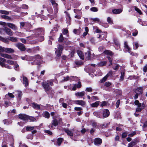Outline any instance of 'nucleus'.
<instances>
[{
    "instance_id": "1",
    "label": "nucleus",
    "mask_w": 147,
    "mask_h": 147,
    "mask_svg": "<svg viewBox=\"0 0 147 147\" xmlns=\"http://www.w3.org/2000/svg\"><path fill=\"white\" fill-rule=\"evenodd\" d=\"M53 80H50L44 81L41 83L42 86L45 92L51 98L53 97L54 92L52 88L49 85L51 86H53Z\"/></svg>"
},
{
    "instance_id": "2",
    "label": "nucleus",
    "mask_w": 147,
    "mask_h": 147,
    "mask_svg": "<svg viewBox=\"0 0 147 147\" xmlns=\"http://www.w3.org/2000/svg\"><path fill=\"white\" fill-rule=\"evenodd\" d=\"M30 59H32V60H34L35 61H42V56L39 55H36L34 56L30 57Z\"/></svg>"
},
{
    "instance_id": "3",
    "label": "nucleus",
    "mask_w": 147,
    "mask_h": 147,
    "mask_svg": "<svg viewBox=\"0 0 147 147\" xmlns=\"http://www.w3.org/2000/svg\"><path fill=\"white\" fill-rule=\"evenodd\" d=\"M101 112L103 118L107 117L109 115L110 113L108 109H103L101 111Z\"/></svg>"
},
{
    "instance_id": "4",
    "label": "nucleus",
    "mask_w": 147,
    "mask_h": 147,
    "mask_svg": "<svg viewBox=\"0 0 147 147\" xmlns=\"http://www.w3.org/2000/svg\"><path fill=\"white\" fill-rule=\"evenodd\" d=\"M16 46L22 51H24L26 50L25 45L21 43H18L16 44Z\"/></svg>"
},
{
    "instance_id": "5",
    "label": "nucleus",
    "mask_w": 147,
    "mask_h": 147,
    "mask_svg": "<svg viewBox=\"0 0 147 147\" xmlns=\"http://www.w3.org/2000/svg\"><path fill=\"white\" fill-rule=\"evenodd\" d=\"M64 130L67 134L70 137H72L73 136V134L72 132V131H74V129H73L71 130H70L68 128H64Z\"/></svg>"
},
{
    "instance_id": "6",
    "label": "nucleus",
    "mask_w": 147,
    "mask_h": 147,
    "mask_svg": "<svg viewBox=\"0 0 147 147\" xmlns=\"http://www.w3.org/2000/svg\"><path fill=\"white\" fill-rule=\"evenodd\" d=\"M3 30L8 35L10 36H12L13 35V32L10 29L5 27Z\"/></svg>"
},
{
    "instance_id": "7",
    "label": "nucleus",
    "mask_w": 147,
    "mask_h": 147,
    "mask_svg": "<svg viewBox=\"0 0 147 147\" xmlns=\"http://www.w3.org/2000/svg\"><path fill=\"white\" fill-rule=\"evenodd\" d=\"M58 122L57 120L53 118L52 121L51 125H49V127L52 128H53V126L56 127L58 125Z\"/></svg>"
},
{
    "instance_id": "8",
    "label": "nucleus",
    "mask_w": 147,
    "mask_h": 147,
    "mask_svg": "<svg viewBox=\"0 0 147 147\" xmlns=\"http://www.w3.org/2000/svg\"><path fill=\"white\" fill-rule=\"evenodd\" d=\"M18 116L20 119L25 121L28 120L29 118L28 116L23 114H20Z\"/></svg>"
},
{
    "instance_id": "9",
    "label": "nucleus",
    "mask_w": 147,
    "mask_h": 147,
    "mask_svg": "<svg viewBox=\"0 0 147 147\" xmlns=\"http://www.w3.org/2000/svg\"><path fill=\"white\" fill-rule=\"evenodd\" d=\"M102 143V140L100 138H96L94 140V144L97 146L100 145Z\"/></svg>"
},
{
    "instance_id": "10",
    "label": "nucleus",
    "mask_w": 147,
    "mask_h": 147,
    "mask_svg": "<svg viewBox=\"0 0 147 147\" xmlns=\"http://www.w3.org/2000/svg\"><path fill=\"white\" fill-rule=\"evenodd\" d=\"M7 25L9 28L14 30H16L18 29V28L14 24L10 23H8Z\"/></svg>"
},
{
    "instance_id": "11",
    "label": "nucleus",
    "mask_w": 147,
    "mask_h": 147,
    "mask_svg": "<svg viewBox=\"0 0 147 147\" xmlns=\"http://www.w3.org/2000/svg\"><path fill=\"white\" fill-rule=\"evenodd\" d=\"M3 52L5 51V52L8 53H11L14 52L15 51L13 49L11 48L3 47Z\"/></svg>"
},
{
    "instance_id": "12",
    "label": "nucleus",
    "mask_w": 147,
    "mask_h": 147,
    "mask_svg": "<svg viewBox=\"0 0 147 147\" xmlns=\"http://www.w3.org/2000/svg\"><path fill=\"white\" fill-rule=\"evenodd\" d=\"M94 115L100 118H102L101 111L100 112L96 111L93 113Z\"/></svg>"
},
{
    "instance_id": "13",
    "label": "nucleus",
    "mask_w": 147,
    "mask_h": 147,
    "mask_svg": "<svg viewBox=\"0 0 147 147\" xmlns=\"http://www.w3.org/2000/svg\"><path fill=\"white\" fill-rule=\"evenodd\" d=\"M0 55L5 58H6L9 59H13L12 57L11 56V55H8L7 54H4V53H0Z\"/></svg>"
},
{
    "instance_id": "14",
    "label": "nucleus",
    "mask_w": 147,
    "mask_h": 147,
    "mask_svg": "<svg viewBox=\"0 0 147 147\" xmlns=\"http://www.w3.org/2000/svg\"><path fill=\"white\" fill-rule=\"evenodd\" d=\"M138 142V141L137 139H135L129 144L128 145L130 147H132L136 145Z\"/></svg>"
},
{
    "instance_id": "15",
    "label": "nucleus",
    "mask_w": 147,
    "mask_h": 147,
    "mask_svg": "<svg viewBox=\"0 0 147 147\" xmlns=\"http://www.w3.org/2000/svg\"><path fill=\"white\" fill-rule=\"evenodd\" d=\"M85 93L84 91L78 92L75 93V95L77 96L82 97L84 95Z\"/></svg>"
},
{
    "instance_id": "16",
    "label": "nucleus",
    "mask_w": 147,
    "mask_h": 147,
    "mask_svg": "<svg viewBox=\"0 0 147 147\" xmlns=\"http://www.w3.org/2000/svg\"><path fill=\"white\" fill-rule=\"evenodd\" d=\"M113 13L114 14H119L122 12L121 9H115L112 10Z\"/></svg>"
},
{
    "instance_id": "17",
    "label": "nucleus",
    "mask_w": 147,
    "mask_h": 147,
    "mask_svg": "<svg viewBox=\"0 0 147 147\" xmlns=\"http://www.w3.org/2000/svg\"><path fill=\"white\" fill-rule=\"evenodd\" d=\"M9 40L13 42H17L18 41V38L15 37H9Z\"/></svg>"
},
{
    "instance_id": "18",
    "label": "nucleus",
    "mask_w": 147,
    "mask_h": 147,
    "mask_svg": "<svg viewBox=\"0 0 147 147\" xmlns=\"http://www.w3.org/2000/svg\"><path fill=\"white\" fill-rule=\"evenodd\" d=\"M0 64L2 67H4L9 69H11L12 68L9 65L2 62H0Z\"/></svg>"
},
{
    "instance_id": "19",
    "label": "nucleus",
    "mask_w": 147,
    "mask_h": 147,
    "mask_svg": "<svg viewBox=\"0 0 147 147\" xmlns=\"http://www.w3.org/2000/svg\"><path fill=\"white\" fill-rule=\"evenodd\" d=\"M145 107V105L143 104L142 105V106L141 107H138L136 109V112H140Z\"/></svg>"
},
{
    "instance_id": "20",
    "label": "nucleus",
    "mask_w": 147,
    "mask_h": 147,
    "mask_svg": "<svg viewBox=\"0 0 147 147\" xmlns=\"http://www.w3.org/2000/svg\"><path fill=\"white\" fill-rule=\"evenodd\" d=\"M124 47L125 49L127 50L128 51H131V49L128 45L127 41H125L124 42Z\"/></svg>"
},
{
    "instance_id": "21",
    "label": "nucleus",
    "mask_w": 147,
    "mask_h": 147,
    "mask_svg": "<svg viewBox=\"0 0 147 147\" xmlns=\"http://www.w3.org/2000/svg\"><path fill=\"white\" fill-rule=\"evenodd\" d=\"M23 83L25 84V86H26L28 84V80L27 78L24 76H23Z\"/></svg>"
},
{
    "instance_id": "22",
    "label": "nucleus",
    "mask_w": 147,
    "mask_h": 147,
    "mask_svg": "<svg viewBox=\"0 0 147 147\" xmlns=\"http://www.w3.org/2000/svg\"><path fill=\"white\" fill-rule=\"evenodd\" d=\"M9 97L11 98H13L14 97V96L12 93L8 92L5 95V98L7 99H8Z\"/></svg>"
},
{
    "instance_id": "23",
    "label": "nucleus",
    "mask_w": 147,
    "mask_h": 147,
    "mask_svg": "<svg viewBox=\"0 0 147 147\" xmlns=\"http://www.w3.org/2000/svg\"><path fill=\"white\" fill-rule=\"evenodd\" d=\"M85 56L88 59H91V53L90 51H88L85 53Z\"/></svg>"
},
{
    "instance_id": "24",
    "label": "nucleus",
    "mask_w": 147,
    "mask_h": 147,
    "mask_svg": "<svg viewBox=\"0 0 147 147\" xmlns=\"http://www.w3.org/2000/svg\"><path fill=\"white\" fill-rule=\"evenodd\" d=\"M16 92L17 93V95L18 96V100H20L21 99L22 95V92L21 91L17 90L16 91Z\"/></svg>"
},
{
    "instance_id": "25",
    "label": "nucleus",
    "mask_w": 147,
    "mask_h": 147,
    "mask_svg": "<svg viewBox=\"0 0 147 147\" xmlns=\"http://www.w3.org/2000/svg\"><path fill=\"white\" fill-rule=\"evenodd\" d=\"M71 78H74L78 79V78L76 77H74V76H71L70 77L67 76L66 78H64V81H66L68 80H71Z\"/></svg>"
},
{
    "instance_id": "26",
    "label": "nucleus",
    "mask_w": 147,
    "mask_h": 147,
    "mask_svg": "<svg viewBox=\"0 0 147 147\" xmlns=\"http://www.w3.org/2000/svg\"><path fill=\"white\" fill-rule=\"evenodd\" d=\"M133 49H137L138 48L139 45L138 42H133Z\"/></svg>"
},
{
    "instance_id": "27",
    "label": "nucleus",
    "mask_w": 147,
    "mask_h": 147,
    "mask_svg": "<svg viewBox=\"0 0 147 147\" xmlns=\"http://www.w3.org/2000/svg\"><path fill=\"white\" fill-rule=\"evenodd\" d=\"M76 103L77 104L81 105L82 106L85 105V102L83 100H76Z\"/></svg>"
},
{
    "instance_id": "28",
    "label": "nucleus",
    "mask_w": 147,
    "mask_h": 147,
    "mask_svg": "<svg viewBox=\"0 0 147 147\" xmlns=\"http://www.w3.org/2000/svg\"><path fill=\"white\" fill-rule=\"evenodd\" d=\"M9 38H5L3 37L2 36L1 41H3V42L6 43L7 44L9 43Z\"/></svg>"
},
{
    "instance_id": "29",
    "label": "nucleus",
    "mask_w": 147,
    "mask_h": 147,
    "mask_svg": "<svg viewBox=\"0 0 147 147\" xmlns=\"http://www.w3.org/2000/svg\"><path fill=\"white\" fill-rule=\"evenodd\" d=\"M38 36V34H34L31 35L30 36H29L26 37V38H30V39H32L33 38H34L36 37H37Z\"/></svg>"
},
{
    "instance_id": "30",
    "label": "nucleus",
    "mask_w": 147,
    "mask_h": 147,
    "mask_svg": "<svg viewBox=\"0 0 147 147\" xmlns=\"http://www.w3.org/2000/svg\"><path fill=\"white\" fill-rule=\"evenodd\" d=\"M63 140V139L62 138H58L57 140V143L58 145L59 146H60Z\"/></svg>"
},
{
    "instance_id": "31",
    "label": "nucleus",
    "mask_w": 147,
    "mask_h": 147,
    "mask_svg": "<svg viewBox=\"0 0 147 147\" xmlns=\"http://www.w3.org/2000/svg\"><path fill=\"white\" fill-rule=\"evenodd\" d=\"M104 53L105 54L110 56H112L113 55V53L111 51L109 50H106L104 51Z\"/></svg>"
},
{
    "instance_id": "32",
    "label": "nucleus",
    "mask_w": 147,
    "mask_h": 147,
    "mask_svg": "<svg viewBox=\"0 0 147 147\" xmlns=\"http://www.w3.org/2000/svg\"><path fill=\"white\" fill-rule=\"evenodd\" d=\"M32 107L34 108L35 109H40V105L35 103H32Z\"/></svg>"
},
{
    "instance_id": "33",
    "label": "nucleus",
    "mask_w": 147,
    "mask_h": 147,
    "mask_svg": "<svg viewBox=\"0 0 147 147\" xmlns=\"http://www.w3.org/2000/svg\"><path fill=\"white\" fill-rule=\"evenodd\" d=\"M43 115L44 117L47 118H49L50 117V114L47 111H45L43 113Z\"/></svg>"
},
{
    "instance_id": "34",
    "label": "nucleus",
    "mask_w": 147,
    "mask_h": 147,
    "mask_svg": "<svg viewBox=\"0 0 147 147\" xmlns=\"http://www.w3.org/2000/svg\"><path fill=\"white\" fill-rule=\"evenodd\" d=\"M77 53L80 58L82 60H84V58L82 52L81 51H78Z\"/></svg>"
},
{
    "instance_id": "35",
    "label": "nucleus",
    "mask_w": 147,
    "mask_h": 147,
    "mask_svg": "<svg viewBox=\"0 0 147 147\" xmlns=\"http://www.w3.org/2000/svg\"><path fill=\"white\" fill-rule=\"evenodd\" d=\"M32 50L33 51V53H36L37 51H39V47H34L32 49Z\"/></svg>"
},
{
    "instance_id": "36",
    "label": "nucleus",
    "mask_w": 147,
    "mask_h": 147,
    "mask_svg": "<svg viewBox=\"0 0 147 147\" xmlns=\"http://www.w3.org/2000/svg\"><path fill=\"white\" fill-rule=\"evenodd\" d=\"M73 32L77 35H80L81 33V31L80 29H74L73 30Z\"/></svg>"
},
{
    "instance_id": "37",
    "label": "nucleus",
    "mask_w": 147,
    "mask_h": 147,
    "mask_svg": "<svg viewBox=\"0 0 147 147\" xmlns=\"http://www.w3.org/2000/svg\"><path fill=\"white\" fill-rule=\"evenodd\" d=\"M107 63L106 61H101L98 63L97 65L99 67H102L105 65Z\"/></svg>"
},
{
    "instance_id": "38",
    "label": "nucleus",
    "mask_w": 147,
    "mask_h": 147,
    "mask_svg": "<svg viewBox=\"0 0 147 147\" xmlns=\"http://www.w3.org/2000/svg\"><path fill=\"white\" fill-rule=\"evenodd\" d=\"M134 104L135 105H137L138 107H141L142 106V105L140 103L138 100H136L134 102Z\"/></svg>"
},
{
    "instance_id": "39",
    "label": "nucleus",
    "mask_w": 147,
    "mask_h": 147,
    "mask_svg": "<svg viewBox=\"0 0 147 147\" xmlns=\"http://www.w3.org/2000/svg\"><path fill=\"white\" fill-rule=\"evenodd\" d=\"M14 66V69L16 71H18L19 69V67L18 65L17 64V62L16 61V62L13 65Z\"/></svg>"
},
{
    "instance_id": "40",
    "label": "nucleus",
    "mask_w": 147,
    "mask_h": 147,
    "mask_svg": "<svg viewBox=\"0 0 147 147\" xmlns=\"http://www.w3.org/2000/svg\"><path fill=\"white\" fill-rule=\"evenodd\" d=\"M50 1L54 7H56L58 6L57 3H56L55 0H50Z\"/></svg>"
},
{
    "instance_id": "41",
    "label": "nucleus",
    "mask_w": 147,
    "mask_h": 147,
    "mask_svg": "<svg viewBox=\"0 0 147 147\" xmlns=\"http://www.w3.org/2000/svg\"><path fill=\"white\" fill-rule=\"evenodd\" d=\"M99 105V102L96 101L94 103H93L91 104V106L92 107H96Z\"/></svg>"
},
{
    "instance_id": "42",
    "label": "nucleus",
    "mask_w": 147,
    "mask_h": 147,
    "mask_svg": "<svg viewBox=\"0 0 147 147\" xmlns=\"http://www.w3.org/2000/svg\"><path fill=\"white\" fill-rule=\"evenodd\" d=\"M138 92L139 94H142V88L138 87L136 90V92Z\"/></svg>"
},
{
    "instance_id": "43",
    "label": "nucleus",
    "mask_w": 147,
    "mask_h": 147,
    "mask_svg": "<svg viewBox=\"0 0 147 147\" xmlns=\"http://www.w3.org/2000/svg\"><path fill=\"white\" fill-rule=\"evenodd\" d=\"M34 126H27L26 128V130L27 131H31L34 129Z\"/></svg>"
},
{
    "instance_id": "44",
    "label": "nucleus",
    "mask_w": 147,
    "mask_h": 147,
    "mask_svg": "<svg viewBox=\"0 0 147 147\" xmlns=\"http://www.w3.org/2000/svg\"><path fill=\"white\" fill-rule=\"evenodd\" d=\"M92 125L94 127H95L97 126V123L94 121L92 120L91 121Z\"/></svg>"
},
{
    "instance_id": "45",
    "label": "nucleus",
    "mask_w": 147,
    "mask_h": 147,
    "mask_svg": "<svg viewBox=\"0 0 147 147\" xmlns=\"http://www.w3.org/2000/svg\"><path fill=\"white\" fill-rule=\"evenodd\" d=\"M0 13L2 14L8 15L9 14V12L7 11L0 10Z\"/></svg>"
},
{
    "instance_id": "46",
    "label": "nucleus",
    "mask_w": 147,
    "mask_h": 147,
    "mask_svg": "<svg viewBox=\"0 0 147 147\" xmlns=\"http://www.w3.org/2000/svg\"><path fill=\"white\" fill-rule=\"evenodd\" d=\"M64 40V38L63 36V35L62 34H61L60 37L58 39V41L59 42H62L63 40Z\"/></svg>"
},
{
    "instance_id": "47",
    "label": "nucleus",
    "mask_w": 147,
    "mask_h": 147,
    "mask_svg": "<svg viewBox=\"0 0 147 147\" xmlns=\"http://www.w3.org/2000/svg\"><path fill=\"white\" fill-rule=\"evenodd\" d=\"M58 48L57 51L62 52V50L63 49V47L62 45H58Z\"/></svg>"
},
{
    "instance_id": "48",
    "label": "nucleus",
    "mask_w": 147,
    "mask_h": 147,
    "mask_svg": "<svg viewBox=\"0 0 147 147\" xmlns=\"http://www.w3.org/2000/svg\"><path fill=\"white\" fill-rule=\"evenodd\" d=\"M58 48L57 51L62 52V50L63 49V47L62 45H58Z\"/></svg>"
},
{
    "instance_id": "49",
    "label": "nucleus",
    "mask_w": 147,
    "mask_h": 147,
    "mask_svg": "<svg viewBox=\"0 0 147 147\" xmlns=\"http://www.w3.org/2000/svg\"><path fill=\"white\" fill-rule=\"evenodd\" d=\"M16 61H13L10 60H8L6 61L7 63L10 65H13Z\"/></svg>"
},
{
    "instance_id": "50",
    "label": "nucleus",
    "mask_w": 147,
    "mask_h": 147,
    "mask_svg": "<svg viewBox=\"0 0 147 147\" xmlns=\"http://www.w3.org/2000/svg\"><path fill=\"white\" fill-rule=\"evenodd\" d=\"M90 10L92 11L97 12L98 11V9L96 7H93L90 9Z\"/></svg>"
},
{
    "instance_id": "51",
    "label": "nucleus",
    "mask_w": 147,
    "mask_h": 147,
    "mask_svg": "<svg viewBox=\"0 0 147 147\" xmlns=\"http://www.w3.org/2000/svg\"><path fill=\"white\" fill-rule=\"evenodd\" d=\"M62 52L56 51H55V53L56 55V56L57 57H60L61 54Z\"/></svg>"
},
{
    "instance_id": "52",
    "label": "nucleus",
    "mask_w": 147,
    "mask_h": 147,
    "mask_svg": "<svg viewBox=\"0 0 147 147\" xmlns=\"http://www.w3.org/2000/svg\"><path fill=\"white\" fill-rule=\"evenodd\" d=\"M85 91L89 92H92V89L91 87L87 88Z\"/></svg>"
},
{
    "instance_id": "53",
    "label": "nucleus",
    "mask_w": 147,
    "mask_h": 147,
    "mask_svg": "<svg viewBox=\"0 0 147 147\" xmlns=\"http://www.w3.org/2000/svg\"><path fill=\"white\" fill-rule=\"evenodd\" d=\"M28 119H29L31 121H36V118L34 117H30L28 116Z\"/></svg>"
},
{
    "instance_id": "54",
    "label": "nucleus",
    "mask_w": 147,
    "mask_h": 147,
    "mask_svg": "<svg viewBox=\"0 0 147 147\" xmlns=\"http://www.w3.org/2000/svg\"><path fill=\"white\" fill-rule=\"evenodd\" d=\"M138 33V31L136 30H134L133 31L132 35L133 36H136L137 35Z\"/></svg>"
},
{
    "instance_id": "55",
    "label": "nucleus",
    "mask_w": 147,
    "mask_h": 147,
    "mask_svg": "<svg viewBox=\"0 0 147 147\" xmlns=\"http://www.w3.org/2000/svg\"><path fill=\"white\" fill-rule=\"evenodd\" d=\"M127 132H125L123 133L122 134V138H125L127 135Z\"/></svg>"
},
{
    "instance_id": "56",
    "label": "nucleus",
    "mask_w": 147,
    "mask_h": 147,
    "mask_svg": "<svg viewBox=\"0 0 147 147\" xmlns=\"http://www.w3.org/2000/svg\"><path fill=\"white\" fill-rule=\"evenodd\" d=\"M107 21L109 23L111 24H113V21L110 17H108L107 18Z\"/></svg>"
},
{
    "instance_id": "57",
    "label": "nucleus",
    "mask_w": 147,
    "mask_h": 147,
    "mask_svg": "<svg viewBox=\"0 0 147 147\" xmlns=\"http://www.w3.org/2000/svg\"><path fill=\"white\" fill-rule=\"evenodd\" d=\"M90 19L91 20H92L93 22H99L100 21L99 19L97 18H91Z\"/></svg>"
},
{
    "instance_id": "58",
    "label": "nucleus",
    "mask_w": 147,
    "mask_h": 147,
    "mask_svg": "<svg viewBox=\"0 0 147 147\" xmlns=\"http://www.w3.org/2000/svg\"><path fill=\"white\" fill-rule=\"evenodd\" d=\"M128 52H129V53L132 56H135L136 57H137V56H138V54L137 53H133L131 51H130Z\"/></svg>"
},
{
    "instance_id": "59",
    "label": "nucleus",
    "mask_w": 147,
    "mask_h": 147,
    "mask_svg": "<svg viewBox=\"0 0 147 147\" xmlns=\"http://www.w3.org/2000/svg\"><path fill=\"white\" fill-rule=\"evenodd\" d=\"M124 73L123 72H121V76H120V79L123 80L124 79Z\"/></svg>"
},
{
    "instance_id": "60",
    "label": "nucleus",
    "mask_w": 147,
    "mask_h": 147,
    "mask_svg": "<svg viewBox=\"0 0 147 147\" xmlns=\"http://www.w3.org/2000/svg\"><path fill=\"white\" fill-rule=\"evenodd\" d=\"M44 39V37L43 36H41L39 37L38 38V41L42 42Z\"/></svg>"
},
{
    "instance_id": "61",
    "label": "nucleus",
    "mask_w": 147,
    "mask_h": 147,
    "mask_svg": "<svg viewBox=\"0 0 147 147\" xmlns=\"http://www.w3.org/2000/svg\"><path fill=\"white\" fill-rule=\"evenodd\" d=\"M116 92L117 93V94L120 95L122 94V92L121 90H119V89L116 90Z\"/></svg>"
},
{
    "instance_id": "62",
    "label": "nucleus",
    "mask_w": 147,
    "mask_h": 147,
    "mask_svg": "<svg viewBox=\"0 0 147 147\" xmlns=\"http://www.w3.org/2000/svg\"><path fill=\"white\" fill-rule=\"evenodd\" d=\"M107 77L106 76L105 77L103 78L100 80L101 82L103 83L104 82L107 80Z\"/></svg>"
},
{
    "instance_id": "63",
    "label": "nucleus",
    "mask_w": 147,
    "mask_h": 147,
    "mask_svg": "<svg viewBox=\"0 0 147 147\" xmlns=\"http://www.w3.org/2000/svg\"><path fill=\"white\" fill-rule=\"evenodd\" d=\"M113 74V71H110L109 73L106 75V76L107 77L109 76H112Z\"/></svg>"
},
{
    "instance_id": "64",
    "label": "nucleus",
    "mask_w": 147,
    "mask_h": 147,
    "mask_svg": "<svg viewBox=\"0 0 147 147\" xmlns=\"http://www.w3.org/2000/svg\"><path fill=\"white\" fill-rule=\"evenodd\" d=\"M82 86L81 82L80 81H79L78 82V83L77 84H76V86L77 87V88H80Z\"/></svg>"
}]
</instances>
